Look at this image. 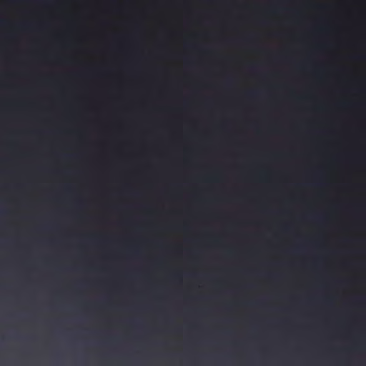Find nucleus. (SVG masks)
<instances>
[{
  "label": "nucleus",
  "instance_id": "1",
  "mask_svg": "<svg viewBox=\"0 0 366 366\" xmlns=\"http://www.w3.org/2000/svg\"><path fill=\"white\" fill-rule=\"evenodd\" d=\"M224 4L223 71V147H224V215L223 224H229V0Z\"/></svg>",
  "mask_w": 366,
  "mask_h": 366
},
{
  "label": "nucleus",
  "instance_id": "2",
  "mask_svg": "<svg viewBox=\"0 0 366 366\" xmlns=\"http://www.w3.org/2000/svg\"><path fill=\"white\" fill-rule=\"evenodd\" d=\"M223 327L224 366H229V322H218Z\"/></svg>",
  "mask_w": 366,
  "mask_h": 366
},
{
  "label": "nucleus",
  "instance_id": "3",
  "mask_svg": "<svg viewBox=\"0 0 366 366\" xmlns=\"http://www.w3.org/2000/svg\"><path fill=\"white\" fill-rule=\"evenodd\" d=\"M187 299L189 300H194L197 302L206 303L209 302L211 300V296L209 295L202 294L195 297H187Z\"/></svg>",
  "mask_w": 366,
  "mask_h": 366
},
{
  "label": "nucleus",
  "instance_id": "4",
  "mask_svg": "<svg viewBox=\"0 0 366 366\" xmlns=\"http://www.w3.org/2000/svg\"><path fill=\"white\" fill-rule=\"evenodd\" d=\"M232 138V133L230 132V139ZM232 254V246L230 244V256ZM231 268H230V271H231ZM234 320H237L235 315H234V313L232 310V300L230 299V321H234Z\"/></svg>",
  "mask_w": 366,
  "mask_h": 366
},
{
  "label": "nucleus",
  "instance_id": "5",
  "mask_svg": "<svg viewBox=\"0 0 366 366\" xmlns=\"http://www.w3.org/2000/svg\"><path fill=\"white\" fill-rule=\"evenodd\" d=\"M237 322L230 321V346L232 345V330L236 325Z\"/></svg>",
  "mask_w": 366,
  "mask_h": 366
},
{
  "label": "nucleus",
  "instance_id": "6",
  "mask_svg": "<svg viewBox=\"0 0 366 366\" xmlns=\"http://www.w3.org/2000/svg\"><path fill=\"white\" fill-rule=\"evenodd\" d=\"M323 300H324V302H331L333 300V297H324Z\"/></svg>",
  "mask_w": 366,
  "mask_h": 366
},
{
  "label": "nucleus",
  "instance_id": "7",
  "mask_svg": "<svg viewBox=\"0 0 366 366\" xmlns=\"http://www.w3.org/2000/svg\"><path fill=\"white\" fill-rule=\"evenodd\" d=\"M247 94L249 95V97H254V95L257 94V92H247Z\"/></svg>",
  "mask_w": 366,
  "mask_h": 366
},
{
  "label": "nucleus",
  "instance_id": "8",
  "mask_svg": "<svg viewBox=\"0 0 366 366\" xmlns=\"http://www.w3.org/2000/svg\"><path fill=\"white\" fill-rule=\"evenodd\" d=\"M246 39H247V40H250V39H252V36H247Z\"/></svg>",
  "mask_w": 366,
  "mask_h": 366
},
{
  "label": "nucleus",
  "instance_id": "9",
  "mask_svg": "<svg viewBox=\"0 0 366 366\" xmlns=\"http://www.w3.org/2000/svg\"><path fill=\"white\" fill-rule=\"evenodd\" d=\"M362 299H356L355 300L356 302H362Z\"/></svg>",
  "mask_w": 366,
  "mask_h": 366
},
{
  "label": "nucleus",
  "instance_id": "10",
  "mask_svg": "<svg viewBox=\"0 0 366 366\" xmlns=\"http://www.w3.org/2000/svg\"><path fill=\"white\" fill-rule=\"evenodd\" d=\"M247 288H252V285H247Z\"/></svg>",
  "mask_w": 366,
  "mask_h": 366
},
{
  "label": "nucleus",
  "instance_id": "11",
  "mask_svg": "<svg viewBox=\"0 0 366 366\" xmlns=\"http://www.w3.org/2000/svg\"><path fill=\"white\" fill-rule=\"evenodd\" d=\"M82 304H84V305H88V303H87V302H82Z\"/></svg>",
  "mask_w": 366,
  "mask_h": 366
},
{
  "label": "nucleus",
  "instance_id": "12",
  "mask_svg": "<svg viewBox=\"0 0 366 366\" xmlns=\"http://www.w3.org/2000/svg\"><path fill=\"white\" fill-rule=\"evenodd\" d=\"M352 320H353V321H355V318H353V319H352Z\"/></svg>",
  "mask_w": 366,
  "mask_h": 366
},
{
  "label": "nucleus",
  "instance_id": "13",
  "mask_svg": "<svg viewBox=\"0 0 366 366\" xmlns=\"http://www.w3.org/2000/svg\"><path fill=\"white\" fill-rule=\"evenodd\" d=\"M54 322H55V323H57L58 322H57V321H55Z\"/></svg>",
  "mask_w": 366,
  "mask_h": 366
},
{
  "label": "nucleus",
  "instance_id": "14",
  "mask_svg": "<svg viewBox=\"0 0 366 366\" xmlns=\"http://www.w3.org/2000/svg\"><path fill=\"white\" fill-rule=\"evenodd\" d=\"M80 322H81V323H83L84 322H83V321H81Z\"/></svg>",
  "mask_w": 366,
  "mask_h": 366
},
{
  "label": "nucleus",
  "instance_id": "15",
  "mask_svg": "<svg viewBox=\"0 0 366 366\" xmlns=\"http://www.w3.org/2000/svg\"><path fill=\"white\" fill-rule=\"evenodd\" d=\"M132 323H134L135 322H134V321H132Z\"/></svg>",
  "mask_w": 366,
  "mask_h": 366
}]
</instances>
